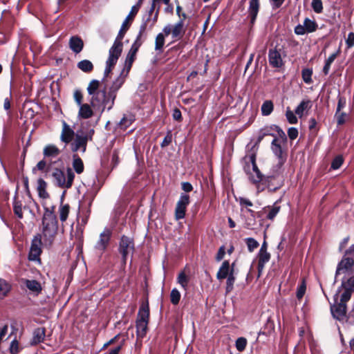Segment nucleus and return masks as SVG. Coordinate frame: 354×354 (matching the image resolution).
Listing matches in <instances>:
<instances>
[{
    "instance_id": "nucleus-58",
    "label": "nucleus",
    "mask_w": 354,
    "mask_h": 354,
    "mask_svg": "<svg viewBox=\"0 0 354 354\" xmlns=\"http://www.w3.org/2000/svg\"><path fill=\"white\" fill-rule=\"evenodd\" d=\"M19 351V343L16 339H13L10 343V351L12 354H17Z\"/></svg>"
},
{
    "instance_id": "nucleus-33",
    "label": "nucleus",
    "mask_w": 354,
    "mask_h": 354,
    "mask_svg": "<svg viewBox=\"0 0 354 354\" xmlns=\"http://www.w3.org/2000/svg\"><path fill=\"white\" fill-rule=\"evenodd\" d=\"M77 66L80 70L84 73H90L93 69V63L88 59H84L79 62L77 64Z\"/></svg>"
},
{
    "instance_id": "nucleus-44",
    "label": "nucleus",
    "mask_w": 354,
    "mask_h": 354,
    "mask_svg": "<svg viewBox=\"0 0 354 354\" xmlns=\"http://www.w3.org/2000/svg\"><path fill=\"white\" fill-rule=\"evenodd\" d=\"M245 242L247 245L248 250L250 252H253L259 245V242L252 237L245 239Z\"/></svg>"
},
{
    "instance_id": "nucleus-34",
    "label": "nucleus",
    "mask_w": 354,
    "mask_h": 354,
    "mask_svg": "<svg viewBox=\"0 0 354 354\" xmlns=\"http://www.w3.org/2000/svg\"><path fill=\"white\" fill-rule=\"evenodd\" d=\"M304 26L308 33H311L317 30L318 25L315 20L306 18L304 21Z\"/></svg>"
},
{
    "instance_id": "nucleus-21",
    "label": "nucleus",
    "mask_w": 354,
    "mask_h": 354,
    "mask_svg": "<svg viewBox=\"0 0 354 354\" xmlns=\"http://www.w3.org/2000/svg\"><path fill=\"white\" fill-rule=\"evenodd\" d=\"M69 46L75 53H79L82 50L84 43L82 39L77 36H73L69 40Z\"/></svg>"
},
{
    "instance_id": "nucleus-52",
    "label": "nucleus",
    "mask_w": 354,
    "mask_h": 354,
    "mask_svg": "<svg viewBox=\"0 0 354 354\" xmlns=\"http://www.w3.org/2000/svg\"><path fill=\"white\" fill-rule=\"evenodd\" d=\"M273 127L274 130L277 131L278 133V136H277V138L280 140L281 142L286 144L287 142V136L285 132L277 125H273Z\"/></svg>"
},
{
    "instance_id": "nucleus-36",
    "label": "nucleus",
    "mask_w": 354,
    "mask_h": 354,
    "mask_svg": "<svg viewBox=\"0 0 354 354\" xmlns=\"http://www.w3.org/2000/svg\"><path fill=\"white\" fill-rule=\"evenodd\" d=\"M274 105L271 100H266L261 108V113L263 115H269L273 111Z\"/></svg>"
},
{
    "instance_id": "nucleus-41",
    "label": "nucleus",
    "mask_w": 354,
    "mask_h": 354,
    "mask_svg": "<svg viewBox=\"0 0 354 354\" xmlns=\"http://www.w3.org/2000/svg\"><path fill=\"white\" fill-rule=\"evenodd\" d=\"M142 2V0H138V3L136 5L132 6L129 14L126 17V19L124 21L127 22V20L132 21L134 17L137 15V13L139 11V9L140 8Z\"/></svg>"
},
{
    "instance_id": "nucleus-9",
    "label": "nucleus",
    "mask_w": 354,
    "mask_h": 354,
    "mask_svg": "<svg viewBox=\"0 0 354 354\" xmlns=\"http://www.w3.org/2000/svg\"><path fill=\"white\" fill-rule=\"evenodd\" d=\"M41 239L40 234H37L34 236L28 253L29 261L40 262V255L42 252L41 245L44 244V242L42 243L41 241Z\"/></svg>"
},
{
    "instance_id": "nucleus-50",
    "label": "nucleus",
    "mask_w": 354,
    "mask_h": 354,
    "mask_svg": "<svg viewBox=\"0 0 354 354\" xmlns=\"http://www.w3.org/2000/svg\"><path fill=\"white\" fill-rule=\"evenodd\" d=\"M306 282H305L304 279H303L301 283L297 287V289L296 296L298 299H301L304 297V295L306 292Z\"/></svg>"
},
{
    "instance_id": "nucleus-6",
    "label": "nucleus",
    "mask_w": 354,
    "mask_h": 354,
    "mask_svg": "<svg viewBox=\"0 0 354 354\" xmlns=\"http://www.w3.org/2000/svg\"><path fill=\"white\" fill-rule=\"evenodd\" d=\"M94 132V129H93L87 131H84L82 129L77 130L75 133V136L69 143L71 150L73 153L78 151H80L82 153H85L87 143L88 141L92 140Z\"/></svg>"
},
{
    "instance_id": "nucleus-22",
    "label": "nucleus",
    "mask_w": 354,
    "mask_h": 354,
    "mask_svg": "<svg viewBox=\"0 0 354 354\" xmlns=\"http://www.w3.org/2000/svg\"><path fill=\"white\" fill-rule=\"evenodd\" d=\"M149 307L148 302L143 303L140 306L136 321L149 322Z\"/></svg>"
},
{
    "instance_id": "nucleus-42",
    "label": "nucleus",
    "mask_w": 354,
    "mask_h": 354,
    "mask_svg": "<svg viewBox=\"0 0 354 354\" xmlns=\"http://www.w3.org/2000/svg\"><path fill=\"white\" fill-rule=\"evenodd\" d=\"M70 207L68 204L61 205L59 208V218L62 222L66 221L69 214Z\"/></svg>"
},
{
    "instance_id": "nucleus-37",
    "label": "nucleus",
    "mask_w": 354,
    "mask_h": 354,
    "mask_svg": "<svg viewBox=\"0 0 354 354\" xmlns=\"http://www.w3.org/2000/svg\"><path fill=\"white\" fill-rule=\"evenodd\" d=\"M165 44V35L162 32L157 35L155 40V50L159 53L162 52V48Z\"/></svg>"
},
{
    "instance_id": "nucleus-54",
    "label": "nucleus",
    "mask_w": 354,
    "mask_h": 354,
    "mask_svg": "<svg viewBox=\"0 0 354 354\" xmlns=\"http://www.w3.org/2000/svg\"><path fill=\"white\" fill-rule=\"evenodd\" d=\"M343 164V158L341 156H336L331 162V168L333 169H339Z\"/></svg>"
},
{
    "instance_id": "nucleus-25",
    "label": "nucleus",
    "mask_w": 354,
    "mask_h": 354,
    "mask_svg": "<svg viewBox=\"0 0 354 354\" xmlns=\"http://www.w3.org/2000/svg\"><path fill=\"white\" fill-rule=\"evenodd\" d=\"M183 19H180L172 28L171 35L174 39H180L185 33Z\"/></svg>"
},
{
    "instance_id": "nucleus-53",
    "label": "nucleus",
    "mask_w": 354,
    "mask_h": 354,
    "mask_svg": "<svg viewBox=\"0 0 354 354\" xmlns=\"http://www.w3.org/2000/svg\"><path fill=\"white\" fill-rule=\"evenodd\" d=\"M286 116L290 124H296L298 121L295 113H293L289 108L286 111Z\"/></svg>"
},
{
    "instance_id": "nucleus-14",
    "label": "nucleus",
    "mask_w": 354,
    "mask_h": 354,
    "mask_svg": "<svg viewBox=\"0 0 354 354\" xmlns=\"http://www.w3.org/2000/svg\"><path fill=\"white\" fill-rule=\"evenodd\" d=\"M268 61L270 65L273 68H281L283 65L281 50L271 48L268 53Z\"/></svg>"
},
{
    "instance_id": "nucleus-35",
    "label": "nucleus",
    "mask_w": 354,
    "mask_h": 354,
    "mask_svg": "<svg viewBox=\"0 0 354 354\" xmlns=\"http://www.w3.org/2000/svg\"><path fill=\"white\" fill-rule=\"evenodd\" d=\"M13 211L15 214L19 218L21 219L23 218V212H22V203L20 201L17 199V196L14 197L13 200Z\"/></svg>"
},
{
    "instance_id": "nucleus-4",
    "label": "nucleus",
    "mask_w": 354,
    "mask_h": 354,
    "mask_svg": "<svg viewBox=\"0 0 354 354\" xmlns=\"http://www.w3.org/2000/svg\"><path fill=\"white\" fill-rule=\"evenodd\" d=\"M245 161H248L252 165V171H248L250 169V165L245 167V170L248 173L249 178L254 184L261 183L267 187L270 191H275L280 187V185H274L272 179L274 178V175H268L264 176L259 169L256 163V152L249 151L245 156Z\"/></svg>"
},
{
    "instance_id": "nucleus-57",
    "label": "nucleus",
    "mask_w": 354,
    "mask_h": 354,
    "mask_svg": "<svg viewBox=\"0 0 354 354\" xmlns=\"http://www.w3.org/2000/svg\"><path fill=\"white\" fill-rule=\"evenodd\" d=\"M172 141V135L170 131H169L164 138L162 142L160 144L162 148L167 147Z\"/></svg>"
},
{
    "instance_id": "nucleus-12",
    "label": "nucleus",
    "mask_w": 354,
    "mask_h": 354,
    "mask_svg": "<svg viewBox=\"0 0 354 354\" xmlns=\"http://www.w3.org/2000/svg\"><path fill=\"white\" fill-rule=\"evenodd\" d=\"M111 236V232L110 230L106 228L100 234L99 240L95 245V249L102 254L106 249Z\"/></svg>"
},
{
    "instance_id": "nucleus-24",
    "label": "nucleus",
    "mask_w": 354,
    "mask_h": 354,
    "mask_svg": "<svg viewBox=\"0 0 354 354\" xmlns=\"http://www.w3.org/2000/svg\"><path fill=\"white\" fill-rule=\"evenodd\" d=\"M230 271H231V269L230 268V263L228 261H224L217 274H216V278L218 280H222V279H225L228 275L230 273Z\"/></svg>"
},
{
    "instance_id": "nucleus-46",
    "label": "nucleus",
    "mask_w": 354,
    "mask_h": 354,
    "mask_svg": "<svg viewBox=\"0 0 354 354\" xmlns=\"http://www.w3.org/2000/svg\"><path fill=\"white\" fill-rule=\"evenodd\" d=\"M313 70L311 68H304L301 71L302 79L306 84L312 82Z\"/></svg>"
},
{
    "instance_id": "nucleus-11",
    "label": "nucleus",
    "mask_w": 354,
    "mask_h": 354,
    "mask_svg": "<svg viewBox=\"0 0 354 354\" xmlns=\"http://www.w3.org/2000/svg\"><path fill=\"white\" fill-rule=\"evenodd\" d=\"M189 204V196L187 194L182 193L177 202L175 209V217L177 220L182 219L185 216L187 205Z\"/></svg>"
},
{
    "instance_id": "nucleus-55",
    "label": "nucleus",
    "mask_w": 354,
    "mask_h": 354,
    "mask_svg": "<svg viewBox=\"0 0 354 354\" xmlns=\"http://www.w3.org/2000/svg\"><path fill=\"white\" fill-rule=\"evenodd\" d=\"M335 117L337 119V124L342 125L346 122V113H345L344 112H341V111H339V112H338V113H337V111H336L335 114Z\"/></svg>"
},
{
    "instance_id": "nucleus-47",
    "label": "nucleus",
    "mask_w": 354,
    "mask_h": 354,
    "mask_svg": "<svg viewBox=\"0 0 354 354\" xmlns=\"http://www.w3.org/2000/svg\"><path fill=\"white\" fill-rule=\"evenodd\" d=\"M267 208L269 209V211L266 217L269 220H272L277 216V214L279 213L280 210V207L276 205L271 207L268 206Z\"/></svg>"
},
{
    "instance_id": "nucleus-10",
    "label": "nucleus",
    "mask_w": 354,
    "mask_h": 354,
    "mask_svg": "<svg viewBox=\"0 0 354 354\" xmlns=\"http://www.w3.org/2000/svg\"><path fill=\"white\" fill-rule=\"evenodd\" d=\"M134 251V243L131 238L125 235L122 236L119 243V252L122 254L124 263H126L127 257Z\"/></svg>"
},
{
    "instance_id": "nucleus-28",
    "label": "nucleus",
    "mask_w": 354,
    "mask_h": 354,
    "mask_svg": "<svg viewBox=\"0 0 354 354\" xmlns=\"http://www.w3.org/2000/svg\"><path fill=\"white\" fill-rule=\"evenodd\" d=\"M72 166L77 174H80L84 171V166L83 161L77 154L73 155Z\"/></svg>"
},
{
    "instance_id": "nucleus-17",
    "label": "nucleus",
    "mask_w": 354,
    "mask_h": 354,
    "mask_svg": "<svg viewBox=\"0 0 354 354\" xmlns=\"http://www.w3.org/2000/svg\"><path fill=\"white\" fill-rule=\"evenodd\" d=\"M354 266V261L349 257H344L338 263L336 270V277L341 273L350 271Z\"/></svg>"
},
{
    "instance_id": "nucleus-2",
    "label": "nucleus",
    "mask_w": 354,
    "mask_h": 354,
    "mask_svg": "<svg viewBox=\"0 0 354 354\" xmlns=\"http://www.w3.org/2000/svg\"><path fill=\"white\" fill-rule=\"evenodd\" d=\"M354 291V277H350L342 282L333 297L334 303L330 305L333 317L337 320H343L346 314V303L351 299Z\"/></svg>"
},
{
    "instance_id": "nucleus-63",
    "label": "nucleus",
    "mask_w": 354,
    "mask_h": 354,
    "mask_svg": "<svg viewBox=\"0 0 354 354\" xmlns=\"http://www.w3.org/2000/svg\"><path fill=\"white\" fill-rule=\"evenodd\" d=\"M225 254V246L222 245L219 248V249L218 250V252L216 256V260L217 261H221L223 259Z\"/></svg>"
},
{
    "instance_id": "nucleus-7",
    "label": "nucleus",
    "mask_w": 354,
    "mask_h": 354,
    "mask_svg": "<svg viewBox=\"0 0 354 354\" xmlns=\"http://www.w3.org/2000/svg\"><path fill=\"white\" fill-rule=\"evenodd\" d=\"M125 26L126 21H123L113 44L109 50V57L107 60L109 61V62L117 63L118 59L121 55L123 46L122 39H123L126 31L128 30V27L125 28Z\"/></svg>"
},
{
    "instance_id": "nucleus-59",
    "label": "nucleus",
    "mask_w": 354,
    "mask_h": 354,
    "mask_svg": "<svg viewBox=\"0 0 354 354\" xmlns=\"http://www.w3.org/2000/svg\"><path fill=\"white\" fill-rule=\"evenodd\" d=\"M288 136L292 140L297 138L298 136V130L295 127H290L288 130Z\"/></svg>"
},
{
    "instance_id": "nucleus-13",
    "label": "nucleus",
    "mask_w": 354,
    "mask_h": 354,
    "mask_svg": "<svg viewBox=\"0 0 354 354\" xmlns=\"http://www.w3.org/2000/svg\"><path fill=\"white\" fill-rule=\"evenodd\" d=\"M88 96H89L90 104H83L81 106H80V109H79V112H78L79 118H81L83 119H88L93 115L94 111L96 113H99L100 115H101L104 111V110L103 111L101 112L98 110L95 109L91 104V96L89 94H88Z\"/></svg>"
},
{
    "instance_id": "nucleus-8",
    "label": "nucleus",
    "mask_w": 354,
    "mask_h": 354,
    "mask_svg": "<svg viewBox=\"0 0 354 354\" xmlns=\"http://www.w3.org/2000/svg\"><path fill=\"white\" fill-rule=\"evenodd\" d=\"M63 165L62 160L59 158H44L39 161L37 165L32 168V172L35 173L37 170L45 174V177L48 178L49 171L53 169Z\"/></svg>"
},
{
    "instance_id": "nucleus-30",
    "label": "nucleus",
    "mask_w": 354,
    "mask_h": 354,
    "mask_svg": "<svg viewBox=\"0 0 354 354\" xmlns=\"http://www.w3.org/2000/svg\"><path fill=\"white\" fill-rule=\"evenodd\" d=\"M47 183L42 178L37 180V191L39 197L42 198H47L49 196L48 193L46 192Z\"/></svg>"
},
{
    "instance_id": "nucleus-1",
    "label": "nucleus",
    "mask_w": 354,
    "mask_h": 354,
    "mask_svg": "<svg viewBox=\"0 0 354 354\" xmlns=\"http://www.w3.org/2000/svg\"><path fill=\"white\" fill-rule=\"evenodd\" d=\"M146 29L147 23H142L140 25L136 39L127 55L123 69L120 75L112 81L110 86H104L103 88L100 89V82L97 80H92L89 82L86 91L88 94L91 96V102L95 109L102 112L105 109L110 111L113 107L117 93L126 81L135 60L136 53L142 45L141 36Z\"/></svg>"
},
{
    "instance_id": "nucleus-26",
    "label": "nucleus",
    "mask_w": 354,
    "mask_h": 354,
    "mask_svg": "<svg viewBox=\"0 0 354 354\" xmlns=\"http://www.w3.org/2000/svg\"><path fill=\"white\" fill-rule=\"evenodd\" d=\"M270 259V254L269 252H259L258 253V266L257 269L259 274H261L263 270L266 263H267Z\"/></svg>"
},
{
    "instance_id": "nucleus-27",
    "label": "nucleus",
    "mask_w": 354,
    "mask_h": 354,
    "mask_svg": "<svg viewBox=\"0 0 354 354\" xmlns=\"http://www.w3.org/2000/svg\"><path fill=\"white\" fill-rule=\"evenodd\" d=\"M115 64H116V63L109 62V61L106 60V66H105V69L104 71L103 78L102 79L101 81L98 80L100 82V86H99L100 89L103 88L104 86H110L111 85V84L110 85L105 84L104 81L107 78V77L109 75L113 68L114 67V66Z\"/></svg>"
},
{
    "instance_id": "nucleus-3",
    "label": "nucleus",
    "mask_w": 354,
    "mask_h": 354,
    "mask_svg": "<svg viewBox=\"0 0 354 354\" xmlns=\"http://www.w3.org/2000/svg\"><path fill=\"white\" fill-rule=\"evenodd\" d=\"M55 207H44L41 223V238L46 247H50L57 233L58 221L54 213Z\"/></svg>"
},
{
    "instance_id": "nucleus-23",
    "label": "nucleus",
    "mask_w": 354,
    "mask_h": 354,
    "mask_svg": "<svg viewBox=\"0 0 354 354\" xmlns=\"http://www.w3.org/2000/svg\"><path fill=\"white\" fill-rule=\"evenodd\" d=\"M59 149L54 145H46L43 150V155L44 158H59L60 153Z\"/></svg>"
},
{
    "instance_id": "nucleus-43",
    "label": "nucleus",
    "mask_w": 354,
    "mask_h": 354,
    "mask_svg": "<svg viewBox=\"0 0 354 354\" xmlns=\"http://www.w3.org/2000/svg\"><path fill=\"white\" fill-rule=\"evenodd\" d=\"M286 161V158L278 159V162L272 168L273 174L272 175L274 176V178L272 179V181L275 180L276 177L281 172L282 167Z\"/></svg>"
},
{
    "instance_id": "nucleus-15",
    "label": "nucleus",
    "mask_w": 354,
    "mask_h": 354,
    "mask_svg": "<svg viewBox=\"0 0 354 354\" xmlns=\"http://www.w3.org/2000/svg\"><path fill=\"white\" fill-rule=\"evenodd\" d=\"M282 144L283 143L281 142L280 140L277 138V136H274V138H273L271 142V150L277 159L287 158V154L282 147Z\"/></svg>"
},
{
    "instance_id": "nucleus-32",
    "label": "nucleus",
    "mask_w": 354,
    "mask_h": 354,
    "mask_svg": "<svg viewBox=\"0 0 354 354\" xmlns=\"http://www.w3.org/2000/svg\"><path fill=\"white\" fill-rule=\"evenodd\" d=\"M149 322L136 321V333L138 337L142 338L145 336L147 331Z\"/></svg>"
},
{
    "instance_id": "nucleus-45",
    "label": "nucleus",
    "mask_w": 354,
    "mask_h": 354,
    "mask_svg": "<svg viewBox=\"0 0 354 354\" xmlns=\"http://www.w3.org/2000/svg\"><path fill=\"white\" fill-rule=\"evenodd\" d=\"M10 290V286L4 279H0V299L6 296Z\"/></svg>"
},
{
    "instance_id": "nucleus-40",
    "label": "nucleus",
    "mask_w": 354,
    "mask_h": 354,
    "mask_svg": "<svg viewBox=\"0 0 354 354\" xmlns=\"http://www.w3.org/2000/svg\"><path fill=\"white\" fill-rule=\"evenodd\" d=\"M177 282L184 289L187 290L189 283V277L185 274L184 272H180L177 277Z\"/></svg>"
},
{
    "instance_id": "nucleus-31",
    "label": "nucleus",
    "mask_w": 354,
    "mask_h": 354,
    "mask_svg": "<svg viewBox=\"0 0 354 354\" xmlns=\"http://www.w3.org/2000/svg\"><path fill=\"white\" fill-rule=\"evenodd\" d=\"M311 107V102L310 100H302L295 109V114L301 118L306 110Z\"/></svg>"
},
{
    "instance_id": "nucleus-51",
    "label": "nucleus",
    "mask_w": 354,
    "mask_h": 354,
    "mask_svg": "<svg viewBox=\"0 0 354 354\" xmlns=\"http://www.w3.org/2000/svg\"><path fill=\"white\" fill-rule=\"evenodd\" d=\"M246 345L247 339L245 337H239L235 343L236 349L241 352L245 350Z\"/></svg>"
},
{
    "instance_id": "nucleus-5",
    "label": "nucleus",
    "mask_w": 354,
    "mask_h": 354,
    "mask_svg": "<svg viewBox=\"0 0 354 354\" xmlns=\"http://www.w3.org/2000/svg\"><path fill=\"white\" fill-rule=\"evenodd\" d=\"M48 177L52 178L53 183L61 188L69 189L72 187L75 174L72 169L68 168L66 170V176L63 170V165L57 167L49 171Z\"/></svg>"
},
{
    "instance_id": "nucleus-64",
    "label": "nucleus",
    "mask_w": 354,
    "mask_h": 354,
    "mask_svg": "<svg viewBox=\"0 0 354 354\" xmlns=\"http://www.w3.org/2000/svg\"><path fill=\"white\" fill-rule=\"evenodd\" d=\"M74 99H75L76 103L77 104V105L79 106H81L82 104H83L82 103V93L80 91H75V93H74Z\"/></svg>"
},
{
    "instance_id": "nucleus-18",
    "label": "nucleus",
    "mask_w": 354,
    "mask_h": 354,
    "mask_svg": "<svg viewBox=\"0 0 354 354\" xmlns=\"http://www.w3.org/2000/svg\"><path fill=\"white\" fill-rule=\"evenodd\" d=\"M21 283L31 292L32 293L38 295L42 290L41 283L35 279H21Z\"/></svg>"
},
{
    "instance_id": "nucleus-38",
    "label": "nucleus",
    "mask_w": 354,
    "mask_h": 354,
    "mask_svg": "<svg viewBox=\"0 0 354 354\" xmlns=\"http://www.w3.org/2000/svg\"><path fill=\"white\" fill-rule=\"evenodd\" d=\"M234 266V263H233L232 264V268H231L230 273L226 277L227 278L226 291L227 292H229L232 290L233 287H234V281H235V277H234V274H233Z\"/></svg>"
},
{
    "instance_id": "nucleus-39",
    "label": "nucleus",
    "mask_w": 354,
    "mask_h": 354,
    "mask_svg": "<svg viewBox=\"0 0 354 354\" xmlns=\"http://www.w3.org/2000/svg\"><path fill=\"white\" fill-rule=\"evenodd\" d=\"M338 52L331 54L325 62V64L323 68V73L325 75L329 73L330 66L337 56Z\"/></svg>"
},
{
    "instance_id": "nucleus-19",
    "label": "nucleus",
    "mask_w": 354,
    "mask_h": 354,
    "mask_svg": "<svg viewBox=\"0 0 354 354\" xmlns=\"http://www.w3.org/2000/svg\"><path fill=\"white\" fill-rule=\"evenodd\" d=\"M274 127L273 125L270 127H266L261 129L258 133V136L257 138V141L255 145L251 148L250 151H254L256 152L257 149H255V147L257 145H258L262 140L267 136H271L274 138V136H277L274 133Z\"/></svg>"
},
{
    "instance_id": "nucleus-48",
    "label": "nucleus",
    "mask_w": 354,
    "mask_h": 354,
    "mask_svg": "<svg viewBox=\"0 0 354 354\" xmlns=\"http://www.w3.org/2000/svg\"><path fill=\"white\" fill-rule=\"evenodd\" d=\"M180 299V293L176 288H173L170 293V300L172 304L177 305Z\"/></svg>"
},
{
    "instance_id": "nucleus-56",
    "label": "nucleus",
    "mask_w": 354,
    "mask_h": 354,
    "mask_svg": "<svg viewBox=\"0 0 354 354\" xmlns=\"http://www.w3.org/2000/svg\"><path fill=\"white\" fill-rule=\"evenodd\" d=\"M338 102H337V113L338 112L341 111V110L346 106V98L344 97L340 96L338 95L337 96Z\"/></svg>"
},
{
    "instance_id": "nucleus-49",
    "label": "nucleus",
    "mask_w": 354,
    "mask_h": 354,
    "mask_svg": "<svg viewBox=\"0 0 354 354\" xmlns=\"http://www.w3.org/2000/svg\"><path fill=\"white\" fill-rule=\"evenodd\" d=\"M311 6L313 11L317 14H320L323 12L322 0H312Z\"/></svg>"
},
{
    "instance_id": "nucleus-62",
    "label": "nucleus",
    "mask_w": 354,
    "mask_h": 354,
    "mask_svg": "<svg viewBox=\"0 0 354 354\" xmlns=\"http://www.w3.org/2000/svg\"><path fill=\"white\" fill-rule=\"evenodd\" d=\"M172 118L174 120L180 122L183 120L181 111L180 109L176 108L173 110Z\"/></svg>"
},
{
    "instance_id": "nucleus-16",
    "label": "nucleus",
    "mask_w": 354,
    "mask_h": 354,
    "mask_svg": "<svg viewBox=\"0 0 354 354\" xmlns=\"http://www.w3.org/2000/svg\"><path fill=\"white\" fill-rule=\"evenodd\" d=\"M74 130L65 122H62V130L60 136V140L66 145L69 144L75 136Z\"/></svg>"
},
{
    "instance_id": "nucleus-61",
    "label": "nucleus",
    "mask_w": 354,
    "mask_h": 354,
    "mask_svg": "<svg viewBox=\"0 0 354 354\" xmlns=\"http://www.w3.org/2000/svg\"><path fill=\"white\" fill-rule=\"evenodd\" d=\"M294 32L297 35H304L305 34H308L307 31L305 30V27L301 24H298L296 26Z\"/></svg>"
},
{
    "instance_id": "nucleus-20",
    "label": "nucleus",
    "mask_w": 354,
    "mask_h": 354,
    "mask_svg": "<svg viewBox=\"0 0 354 354\" xmlns=\"http://www.w3.org/2000/svg\"><path fill=\"white\" fill-rule=\"evenodd\" d=\"M260 3L259 0H250L249 8L248 10V17L250 19V24H254L259 10Z\"/></svg>"
},
{
    "instance_id": "nucleus-29",
    "label": "nucleus",
    "mask_w": 354,
    "mask_h": 354,
    "mask_svg": "<svg viewBox=\"0 0 354 354\" xmlns=\"http://www.w3.org/2000/svg\"><path fill=\"white\" fill-rule=\"evenodd\" d=\"M45 338V328H37L33 332V337L32 340V344H37L44 341Z\"/></svg>"
},
{
    "instance_id": "nucleus-60",
    "label": "nucleus",
    "mask_w": 354,
    "mask_h": 354,
    "mask_svg": "<svg viewBox=\"0 0 354 354\" xmlns=\"http://www.w3.org/2000/svg\"><path fill=\"white\" fill-rule=\"evenodd\" d=\"M346 44L348 48H351L354 46V32H351L348 35V37L346 40Z\"/></svg>"
}]
</instances>
